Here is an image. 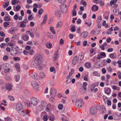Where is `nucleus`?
<instances>
[{
    "label": "nucleus",
    "instance_id": "f257e3e1",
    "mask_svg": "<svg viewBox=\"0 0 121 121\" xmlns=\"http://www.w3.org/2000/svg\"><path fill=\"white\" fill-rule=\"evenodd\" d=\"M41 108L42 109L46 111L47 112L50 111L51 107V104H47L45 102L42 101L41 102Z\"/></svg>",
    "mask_w": 121,
    "mask_h": 121
},
{
    "label": "nucleus",
    "instance_id": "f03ea898",
    "mask_svg": "<svg viewBox=\"0 0 121 121\" xmlns=\"http://www.w3.org/2000/svg\"><path fill=\"white\" fill-rule=\"evenodd\" d=\"M18 113L22 116H24L27 115L28 116H30V114L29 113V111L28 110H26L24 108H22L18 111H17Z\"/></svg>",
    "mask_w": 121,
    "mask_h": 121
},
{
    "label": "nucleus",
    "instance_id": "7ed1b4c3",
    "mask_svg": "<svg viewBox=\"0 0 121 121\" xmlns=\"http://www.w3.org/2000/svg\"><path fill=\"white\" fill-rule=\"evenodd\" d=\"M31 85L33 88L37 92L40 91L39 85L38 83L35 81H33L31 82Z\"/></svg>",
    "mask_w": 121,
    "mask_h": 121
},
{
    "label": "nucleus",
    "instance_id": "20e7f679",
    "mask_svg": "<svg viewBox=\"0 0 121 121\" xmlns=\"http://www.w3.org/2000/svg\"><path fill=\"white\" fill-rule=\"evenodd\" d=\"M84 54L82 52L80 53L77 58V62L80 63L82 62V60L84 58Z\"/></svg>",
    "mask_w": 121,
    "mask_h": 121
},
{
    "label": "nucleus",
    "instance_id": "39448f33",
    "mask_svg": "<svg viewBox=\"0 0 121 121\" xmlns=\"http://www.w3.org/2000/svg\"><path fill=\"white\" fill-rule=\"evenodd\" d=\"M84 103L80 100H77L76 102V106L78 108L82 107Z\"/></svg>",
    "mask_w": 121,
    "mask_h": 121
},
{
    "label": "nucleus",
    "instance_id": "423d86ee",
    "mask_svg": "<svg viewBox=\"0 0 121 121\" xmlns=\"http://www.w3.org/2000/svg\"><path fill=\"white\" fill-rule=\"evenodd\" d=\"M35 56L36 58L35 60L40 64L42 60V56L39 54H37L35 55Z\"/></svg>",
    "mask_w": 121,
    "mask_h": 121
},
{
    "label": "nucleus",
    "instance_id": "0eeeda50",
    "mask_svg": "<svg viewBox=\"0 0 121 121\" xmlns=\"http://www.w3.org/2000/svg\"><path fill=\"white\" fill-rule=\"evenodd\" d=\"M30 100L32 104L33 105H36L39 101L38 99L34 97L31 98Z\"/></svg>",
    "mask_w": 121,
    "mask_h": 121
},
{
    "label": "nucleus",
    "instance_id": "6e6552de",
    "mask_svg": "<svg viewBox=\"0 0 121 121\" xmlns=\"http://www.w3.org/2000/svg\"><path fill=\"white\" fill-rule=\"evenodd\" d=\"M60 8L63 12L65 13L67 11V6L65 4H62L60 6Z\"/></svg>",
    "mask_w": 121,
    "mask_h": 121
},
{
    "label": "nucleus",
    "instance_id": "1a4fd4ad",
    "mask_svg": "<svg viewBox=\"0 0 121 121\" xmlns=\"http://www.w3.org/2000/svg\"><path fill=\"white\" fill-rule=\"evenodd\" d=\"M17 50L15 48L13 47H11L10 53L11 55L14 56L15 55L17 54Z\"/></svg>",
    "mask_w": 121,
    "mask_h": 121
},
{
    "label": "nucleus",
    "instance_id": "9d476101",
    "mask_svg": "<svg viewBox=\"0 0 121 121\" xmlns=\"http://www.w3.org/2000/svg\"><path fill=\"white\" fill-rule=\"evenodd\" d=\"M39 64H40L39 63L35 60L31 62L30 65L32 67L34 68L37 66Z\"/></svg>",
    "mask_w": 121,
    "mask_h": 121
},
{
    "label": "nucleus",
    "instance_id": "9b49d317",
    "mask_svg": "<svg viewBox=\"0 0 121 121\" xmlns=\"http://www.w3.org/2000/svg\"><path fill=\"white\" fill-rule=\"evenodd\" d=\"M23 108L22 105L20 103H17L16 106V111Z\"/></svg>",
    "mask_w": 121,
    "mask_h": 121
},
{
    "label": "nucleus",
    "instance_id": "f8f14e48",
    "mask_svg": "<svg viewBox=\"0 0 121 121\" xmlns=\"http://www.w3.org/2000/svg\"><path fill=\"white\" fill-rule=\"evenodd\" d=\"M106 54L105 53L103 52H101L100 53V55H97V58L98 59H100L103 58V57H106Z\"/></svg>",
    "mask_w": 121,
    "mask_h": 121
},
{
    "label": "nucleus",
    "instance_id": "ddd939ff",
    "mask_svg": "<svg viewBox=\"0 0 121 121\" xmlns=\"http://www.w3.org/2000/svg\"><path fill=\"white\" fill-rule=\"evenodd\" d=\"M56 91L55 89L53 88H52L50 90V95L52 96H55L56 95Z\"/></svg>",
    "mask_w": 121,
    "mask_h": 121
},
{
    "label": "nucleus",
    "instance_id": "4468645a",
    "mask_svg": "<svg viewBox=\"0 0 121 121\" xmlns=\"http://www.w3.org/2000/svg\"><path fill=\"white\" fill-rule=\"evenodd\" d=\"M12 85L11 84H8L6 86V89L8 91H10L12 89Z\"/></svg>",
    "mask_w": 121,
    "mask_h": 121
},
{
    "label": "nucleus",
    "instance_id": "2eb2a0df",
    "mask_svg": "<svg viewBox=\"0 0 121 121\" xmlns=\"http://www.w3.org/2000/svg\"><path fill=\"white\" fill-rule=\"evenodd\" d=\"M98 7L97 6L95 5H93L91 8L93 12H95L98 10Z\"/></svg>",
    "mask_w": 121,
    "mask_h": 121
},
{
    "label": "nucleus",
    "instance_id": "dca6fc26",
    "mask_svg": "<svg viewBox=\"0 0 121 121\" xmlns=\"http://www.w3.org/2000/svg\"><path fill=\"white\" fill-rule=\"evenodd\" d=\"M96 112V110L95 108L92 107L91 108L90 110V112L91 115H93Z\"/></svg>",
    "mask_w": 121,
    "mask_h": 121
},
{
    "label": "nucleus",
    "instance_id": "f3484780",
    "mask_svg": "<svg viewBox=\"0 0 121 121\" xmlns=\"http://www.w3.org/2000/svg\"><path fill=\"white\" fill-rule=\"evenodd\" d=\"M28 35H23L22 36V39L25 41L28 40L29 39V37Z\"/></svg>",
    "mask_w": 121,
    "mask_h": 121
},
{
    "label": "nucleus",
    "instance_id": "a211bd4d",
    "mask_svg": "<svg viewBox=\"0 0 121 121\" xmlns=\"http://www.w3.org/2000/svg\"><path fill=\"white\" fill-rule=\"evenodd\" d=\"M30 76L33 78L36 79H37L38 78L37 74L35 73H34L31 74Z\"/></svg>",
    "mask_w": 121,
    "mask_h": 121
},
{
    "label": "nucleus",
    "instance_id": "6ab92c4d",
    "mask_svg": "<svg viewBox=\"0 0 121 121\" xmlns=\"http://www.w3.org/2000/svg\"><path fill=\"white\" fill-rule=\"evenodd\" d=\"M77 56H75L72 60V63L74 65H75L77 63Z\"/></svg>",
    "mask_w": 121,
    "mask_h": 121
},
{
    "label": "nucleus",
    "instance_id": "aec40b11",
    "mask_svg": "<svg viewBox=\"0 0 121 121\" xmlns=\"http://www.w3.org/2000/svg\"><path fill=\"white\" fill-rule=\"evenodd\" d=\"M4 20L5 21H9L10 20V16L8 14H6L5 15Z\"/></svg>",
    "mask_w": 121,
    "mask_h": 121
},
{
    "label": "nucleus",
    "instance_id": "412c9836",
    "mask_svg": "<svg viewBox=\"0 0 121 121\" xmlns=\"http://www.w3.org/2000/svg\"><path fill=\"white\" fill-rule=\"evenodd\" d=\"M59 55L57 52L55 53L53 57V59L54 60H56L59 58Z\"/></svg>",
    "mask_w": 121,
    "mask_h": 121
},
{
    "label": "nucleus",
    "instance_id": "4be33fe9",
    "mask_svg": "<svg viewBox=\"0 0 121 121\" xmlns=\"http://www.w3.org/2000/svg\"><path fill=\"white\" fill-rule=\"evenodd\" d=\"M66 78L67 80L66 81V83L67 84H69L70 83L71 78L69 76V75H67L66 77Z\"/></svg>",
    "mask_w": 121,
    "mask_h": 121
},
{
    "label": "nucleus",
    "instance_id": "5701e85b",
    "mask_svg": "<svg viewBox=\"0 0 121 121\" xmlns=\"http://www.w3.org/2000/svg\"><path fill=\"white\" fill-rule=\"evenodd\" d=\"M26 34L27 35H29L32 38H33L34 37L33 33H31L30 31H26Z\"/></svg>",
    "mask_w": 121,
    "mask_h": 121
},
{
    "label": "nucleus",
    "instance_id": "b1692460",
    "mask_svg": "<svg viewBox=\"0 0 121 121\" xmlns=\"http://www.w3.org/2000/svg\"><path fill=\"white\" fill-rule=\"evenodd\" d=\"M88 35V33L86 32H84L82 33L81 35L84 38H86Z\"/></svg>",
    "mask_w": 121,
    "mask_h": 121
},
{
    "label": "nucleus",
    "instance_id": "393cba45",
    "mask_svg": "<svg viewBox=\"0 0 121 121\" xmlns=\"http://www.w3.org/2000/svg\"><path fill=\"white\" fill-rule=\"evenodd\" d=\"M15 67L17 68V70L18 72H19L20 69L19 68L20 65L18 63L15 64Z\"/></svg>",
    "mask_w": 121,
    "mask_h": 121
},
{
    "label": "nucleus",
    "instance_id": "a878e982",
    "mask_svg": "<svg viewBox=\"0 0 121 121\" xmlns=\"http://www.w3.org/2000/svg\"><path fill=\"white\" fill-rule=\"evenodd\" d=\"M39 76L40 78H42L45 77V76L44 73L43 72H41L39 73Z\"/></svg>",
    "mask_w": 121,
    "mask_h": 121
},
{
    "label": "nucleus",
    "instance_id": "bb28decb",
    "mask_svg": "<svg viewBox=\"0 0 121 121\" xmlns=\"http://www.w3.org/2000/svg\"><path fill=\"white\" fill-rule=\"evenodd\" d=\"M14 78L16 82H18L20 80V76L19 75H15L14 77Z\"/></svg>",
    "mask_w": 121,
    "mask_h": 121
},
{
    "label": "nucleus",
    "instance_id": "cd10ccee",
    "mask_svg": "<svg viewBox=\"0 0 121 121\" xmlns=\"http://www.w3.org/2000/svg\"><path fill=\"white\" fill-rule=\"evenodd\" d=\"M50 30L51 32L53 34H55L56 32L54 30V28L53 27L51 26L50 28Z\"/></svg>",
    "mask_w": 121,
    "mask_h": 121
},
{
    "label": "nucleus",
    "instance_id": "c85d7f7f",
    "mask_svg": "<svg viewBox=\"0 0 121 121\" xmlns=\"http://www.w3.org/2000/svg\"><path fill=\"white\" fill-rule=\"evenodd\" d=\"M26 23H25L23 22H22L20 25V27L21 28L25 27L26 26Z\"/></svg>",
    "mask_w": 121,
    "mask_h": 121
},
{
    "label": "nucleus",
    "instance_id": "c756f323",
    "mask_svg": "<svg viewBox=\"0 0 121 121\" xmlns=\"http://www.w3.org/2000/svg\"><path fill=\"white\" fill-rule=\"evenodd\" d=\"M8 65V64L6 63H4L3 65V67L4 69H7V68H8L7 67Z\"/></svg>",
    "mask_w": 121,
    "mask_h": 121
},
{
    "label": "nucleus",
    "instance_id": "7c9ffc66",
    "mask_svg": "<svg viewBox=\"0 0 121 121\" xmlns=\"http://www.w3.org/2000/svg\"><path fill=\"white\" fill-rule=\"evenodd\" d=\"M111 92V91L109 88L106 89L105 91V93L108 95Z\"/></svg>",
    "mask_w": 121,
    "mask_h": 121
},
{
    "label": "nucleus",
    "instance_id": "2f4dec72",
    "mask_svg": "<svg viewBox=\"0 0 121 121\" xmlns=\"http://www.w3.org/2000/svg\"><path fill=\"white\" fill-rule=\"evenodd\" d=\"M85 66L87 68H89L91 67V65L90 63L86 62L85 64Z\"/></svg>",
    "mask_w": 121,
    "mask_h": 121
},
{
    "label": "nucleus",
    "instance_id": "473e14b6",
    "mask_svg": "<svg viewBox=\"0 0 121 121\" xmlns=\"http://www.w3.org/2000/svg\"><path fill=\"white\" fill-rule=\"evenodd\" d=\"M34 51L33 50H30V51H29L28 53L30 55H32L34 54Z\"/></svg>",
    "mask_w": 121,
    "mask_h": 121
},
{
    "label": "nucleus",
    "instance_id": "72a5a7b5",
    "mask_svg": "<svg viewBox=\"0 0 121 121\" xmlns=\"http://www.w3.org/2000/svg\"><path fill=\"white\" fill-rule=\"evenodd\" d=\"M61 22L60 21H59L57 23V24L56 27V28H58L60 26H61Z\"/></svg>",
    "mask_w": 121,
    "mask_h": 121
},
{
    "label": "nucleus",
    "instance_id": "f704fd0d",
    "mask_svg": "<svg viewBox=\"0 0 121 121\" xmlns=\"http://www.w3.org/2000/svg\"><path fill=\"white\" fill-rule=\"evenodd\" d=\"M96 85L95 84H92L91 85V91H92L94 90V89L96 86Z\"/></svg>",
    "mask_w": 121,
    "mask_h": 121
},
{
    "label": "nucleus",
    "instance_id": "c9c22d12",
    "mask_svg": "<svg viewBox=\"0 0 121 121\" xmlns=\"http://www.w3.org/2000/svg\"><path fill=\"white\" fill-rule=\"evenodd\" d=\"M9 3V1L8 0L5 3V5H4V4H3V7L4 8H6L7 6L8 5Z\"/></svg>",
    "mask_w": 121,
    "mask_h": 121
},
{
    "label": "nucleus",
    "instance_id": "e433bc0d",
    "mask_svg": "<svg viewBox=\"0 0 121 121\" xmlns=\"http://www.w3.org/2000/svg\"><path fill=\"white\" fill-rule=\"evenodd\" d=\"M53 96H52L51 97H50L49 98L50 101L51 102H52L55 100V99L53 97Z\"/></svg>",
    "mask_w": 121,
    "mask_h": 121
},
{
    "label": "nucleus",
    "instance_id": "4c0bfd02",
    "mask_svg": "<svg viewBox=\"0 0 121 121\" xmlns=\"http://www.w3.org/2000/svg\"><path fill=\"white\" fill-rule=\"evenodd\" d=\"M48 118L49 119V120L51 121H53L54 120V117L53 115L52 117H49Z\"/></svg>",
    "mask_w": 121,
    "mask_h": 121
},
{
    "label": "nucleus",
    "instance_id": "58836bf2",
    "mask_svg": "<svg viewBox=\"0 0 121 121\" xmlns=\"http://www.w3.org/2000/svg\"><path fill=\"white\" fill-rule=\"evenodd\" d=\"M59 11L58 10H55L54 12L55 15L56 16H58L59 15Z\"/></svg>",
    "mask_w": 121,
    "mask_h": 121
},
{
    "label": "nucleus",
    "instance_id": "ea45409f",
    "mask_svg": "<svg viewBox=\"0 0 121 121\" xmlns=\"http://www.w3.org/2000/svg\"><path fill=\"white\" fill-rule=\"evenodd\" d=\"M52 44L50 43H48L46 45L47 47L49 48H51L52 47Z\"/></svg>",
    "mask_w": 121,
    "mask_h": 121
},
{
    "label": "nucleus",
    "instance_id": "a19ab883",
    "mask_svg": "<svg viewBox=\"0 0 121 121\" xmlns=\"http://www.w3.org/2000/svg\"><path fill=\"white\" fill-rule=\"evenodd\" d=\"M8 97L12 101H13L14 100V97L11 95H9L8 96Z\"/></svg>",
    "mask_w": 121,
    "mask_h": 121
},
{
    "label": "nucleus",
    "instance_id": "79ce46f5",
    "mask_svg": "<svg viewBox=\"0 0 121 121\" xmlns=\"http://www.w3.org/2000/svg\"><path fill=\"white\" fill-rule=\"evenodd\" d=\"M101 17L100 16H99L97 18V23H99V22H101Z\"/></svg>",
    "mask_w": 121,
    "mask_h": 121
},
{
    "label": "nucleus",
    "instance_id": "37998d69",
    "mask_svg": "<svg viewBox=\"0 0 121 121\" xmlns=\"http://www.w3.org/2000/svg\"><path fill=\"white\" fill-rule=\"evenodd\" d=\"M43 12V11L42 9H40L38 13L40 15H41Z\"/></svg>",
    "mask_w": 121,
    "mask_h": 121
},
{
    "label": "nucleus",
    "instance_id": "c03bdc74",
    "mask_svg": "<svg viewBox=\"0 0 121 121\" xmlns=\"http://www.w3.org/2000/svg\"><path fill=\"white\" fill-rule=\"evenodd\" d=\"M58 107L59 109L61 110L63 108V105L61 104H59Z\"/></svg>",
    "mask_w": 121,
    "mask_h": 121
},
{
    "label": "nucleus",
    "instance_id": "a18cd8bd",
    "mask_svg": "<svg viewBox=\"0 0 121 121\" xmlns=\"http://www.w3.org/2000/svg\"><path fill=\"white\" fill-rule=\"evenodd\" d=\"M4 120L5 121H11V118L8 117L5 118Z\"/></svg>",
    "mask_w": 121,
    "mask_h": 121
},
{
    "label": "nucleus",
    "instance_id": "49530a36",
    "mask_svg": "<svg viewBox=\"0 0 121 121\" xmlns=\"http://www.w3.org/2000/svg\"><path fill=\"white\" fill-rule=\"evenodd\" d=\"M102 111L103 112H105L106 111V109L105 108V106L103 105H102Z\"/></svg>",
    "mask_w": 121,
    "mask_h": 121
},
{
    "label": "nucleus",
    "instance_id": "de8ad7c7",
    "mask_svg": "<svg viewBox=\"0 0 121 121\" xmlns=\"http://www.w3.org/2000/svg\"><path fill=\"white\" fill-rule=\"evenodd\" d=\"M76 29L75 26H73L71 28V31L73 32H74L75 31Z\"/></svg>",
    "mask_w": 121,
    "mask_h": 121
},
{
    "label": "nucleus",
    "instance_id": "09e8293b",
    "mask_svg": "<svg viewBox=\"0 0 121 121\" xmlns=\"http://www.w3.org/2000/svg\"><path fill=\"white\" fill-rule=\"evenodd\" d=\"M10 32L11 34L15 32V30L13 28H12L10 29Z\"/></svg>",
    "mask_w": 121,
    "mask_h": 121
},
{
    "label": "nucleus",
    "instance_id": "8fccbe9b",
    "mask_svg": "<svg viewBox=\"0 0 121 121\" xmlns=\"http://www.w3.org/2000/svg\"><path fill=\"white\" fill-rule=\"evenodd\" d=\"M48 118L46 115H44L43 117V119L44 121H47L48 120Z\"/></svg>",
    "mask_w": 121,
    "mask_h": 121
},
{
    "label": "nucleus",
    "instance_id": "3c124183",
    "mask_svg": "<svg viewBox=\"0 0 121 121\" xmlns=\"http://www.w3.org/2000/svg\"><path fill=\"white\" fill-rule=\"evenodd\" d=\"M16 0H12L11 1V3L13 5H15L16 3Z\"/></svg>",
    "mask_w": 121,
    "mask_h": 121
},
{
    "label": "nucleus",
    "instance_id": "603ef678",
    "mask_svg": "<svg viewBox=\"0 0 121 121\" xmlns=\"http://www.w3.org/2000/svg\"><path fill=\"white\" fill-rule=\"evenodd\" d=\"M59 42L60 44L61 45L63 44L64 43V40H63L62 39H60Z\"/></svg>",
    "mask_w": 121,
    "mask_h": 121
},
{
    "label": "nucleus",
    "instance_id": "864d4df0",
    "mask_svg": "<svg viewBox=\"0 0 121 121\" xmlns=\"http://www.w3.org/2000/svg\"><path fill=\"white\" fill-rule=\"evenodd\" d=\"M72 14L73 16H75L76 15V12L75 10H73Z\"/></svg>",
    "mask_w": 121,
    "mask_h": 121
},
{
    "label": "nucleus",
    "instance_id": "5fc2aeb1",
    "mask_svg": "<svg viewBox=\"0 0 121 121\" xmlns=\"http://www.w3.org/2000/svg\"><path fill=\"white\" fill-rule=\"evenodd\" d=\"M101 109V108L100 106L98 105L96 106V109L97 110H98L99 111H100Z\"/></svg>",
    "mask_w": 121,
    "mask_h": 121
},
{
    "label": "nucleus",
    "instance_id": "6e6d98bb",
    "mask_svg": "<svg viewBox=\"0 0 121 121\" xmlns=\"http://www.w3.org/2000/svg\"><path fill=\"white\" fill-rule=\"evenodd\" d=\"M9 22H5L4 23V26L5 27H6L9 25Z\"/></svg>",
    "mask_w": 121,
    "mask_h": 121
},
{
    "label": "nucleus",
    "instance_id": "4d7b16f0",
    "mask_svg": "<svg viewBox=\"0 0 121 121\" xmlns=\"http://www.w3.org/2000/svg\"><path fill=\"white\" fill-rule=\"evenodd\" d=\"M4 72L6 73H7L9 72H10V69L9 68H7V69H4Z\"/></svg>",
    "mask_w": 121,
    "mask_h": 121
},
{
    "label": "nucleus",
    "instance_id": "13d9d810",
    "mask_svg": "<svg viewBox=\"0 0 121 121\" xmlns=\"http://www.w3.org/2000/svg\"><path fill=\"white\" fill-rule=\"evenodd\" d=\"M81 21L80 19H79L76 22V23L78 24H79L81 23Z\"/></svg>",
    "mask_w": 121,
    "mask_h": 121
},
{
    "label": "nucleus",
    "instance_id": "bf43d9fd",
    "mask_svg": "<svg viewBox=\"0 0 121 121\" xmlns=\"http://www.w3.org/2000/svg\"><path fill=\"white\" fill-rule=\"evenodd\" d=\"M50 71L51 72H53L55 69L53 67H51L50 69Z\"/></svg>",
    "mask_w": 121,
    "mask_h": 121
},
{
    "label": "nucleus",
    "instance_id": "052dcab7",
    "mask_svg": "<svg viewBox=\"0 0 121 121\" xmlns=\"http://www.w3.org/2000/svg\"><path fill=\"white\" fill-rule=\"evenodd\" d=\"M33 19V16L32 15H30L28 17V19L29 21H30Z\"/></svg>",
    "mask_w": 121,
    "mask_h": 121
},
{
    "label": "nucleus",
    "instance_id": "680f3d73",
    "mask_svg": "<svg viewBox=\"0 0 121 121\" xmlns=\"http://www.w3.org/2000/svg\"><path fill=\"white\" fill-rule=\"evenodd\" d=\"M117 10L116 9H115L113 10V11L115 13V14L116 15H117L118 14L119 12H117Z\"/></svg>",
    "mask_w": 121,
    "mask_h": 121
},
{
    "label": "nucleus",
    "instance_id": "e2e57ef3",
    "mask_svg": "<svg viewBox=\"0 0 121 121\" xmlns=\"http://www.w3.org/2000/svg\"><path fill=\"white\" fill-rule=\"evenodd\" d=\"M29 53V51L27 50H24L23 51V53L25 55H27Z\"/></svg>",
    "mask_w": 121,
    "mask_h": 121
},
{
    "label": "nucleus",
    "instance_id": "0e129e2a",
    "mask_svg": "<svg viewBox=\"0 0 121 121\" xmlns=\"http://www.w3.org/2000/svg\"><path fill=\"white\" fill-rule=\"evenodd\" d=\"M30 46L28 45L26 46L25 48V49L27 50H29L30 49Z\"/></svg>",
    "mask_w": 121,
    "mask_h": 121
},
{
    "label": "nucleus",
    "instance_id": "69168bd1",
    "mask_svg": "<svg viewBox=\"0 0 121 121\" xmlns=\"http://www.w3.org/2000/svg\"><path fill=\"white\" fill-rule=\"evenodd\" d=\"M0 35L2 37H3L5 36V34L3 31H2L0 32Z\"/></svg>",
    "mask_w": 121,
    "mask_h": 121
},
{
    "label": "nucleus",
    "instance_id": "338daca9",
    "mask_svg": "<svg viewBox=\"0 0 121 121\" xmlns=\"http://www.w3.org/2000/svg\"><path fill=\"white\" fill-rule=\"evenodd\" d=\"M107 69L109 72L111 73L112 72V69L110 66Z\"/></svg>",
    "mask_w": 121,
    "mask_h": 121
},
{
    "label": "nucleus",
    "instance_id": "774afa93",
    "mask_svg": "<svg viewBox=\"0 0 121 121\" xmlns=\"http://www.w3.org/2000/svg\"><path fill=\"white\" fill-rule=\"evenodd\" d=\"M117 63L118 64V66L119 67H121V61H117Z\"/></svg>",
    "mask_w": 121,
    "mask_h": 121
}]
</instances>
